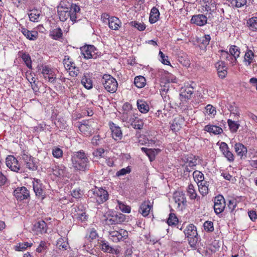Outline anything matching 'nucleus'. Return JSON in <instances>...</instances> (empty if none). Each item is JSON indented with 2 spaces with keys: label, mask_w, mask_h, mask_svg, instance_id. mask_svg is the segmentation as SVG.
I'll return each instance as SVG.
<instances>
[{
  "label": "nucleus",
  "mask_w": 257,
  "mask_h": 257,
  "mask_svg": "<svg viewBox=\"0 0 257 257\" xmlns=\"http://www.w3.org/2000/svg\"><path fill=\"white\" fill-rule=\"evenodd\" d=\"M72 167L75 171L86 172L89 170V161L86 154L82 150L75 152L72 155Z\"/></svg>",
  "instance_id": "1"
},
{
  "label": "nucleus",
  "mask_w": 257,
  "mask_h": 257,
  "mask_svg": "<svg viewBox=\"0 0 257 257\" xmlns=\"http://www.w3.org/2000/svg\"><path fill=\"white\" fill-rule=\"evenodd\" d=\"M88 193V196L93 198L99 204L105 202L108 198L107 191L102 188L95 187L89 190Z\"/></svg>",
  "instance_id": "2"
},
{
  "label": "nucleus",
  "mask_w": 257,
  "mask_h": 257,
  "mask_svg": "<svg viewBox=\"0 0 257 257\" xmlns=\"http://www.w3.org/2000/svg\"><path fill=\"white\" fill-rule=\"evenodd\" d=\"M101 82L105 89L109 92H115L118 87V83L115 78L109 74H104L101 79Z\"/></svg>",
  "instance_id": "3"
},
{
  "label": "nucleus",
  "mask_w": 257,
  "mask_h": 257,
  "mask_svg": "<svg viewBox=\"0 0 257 257\" xmlns=\"http://www.w3.org/2000/svg\"><path fill=\"white\" fill-rule=\"evenodd\" d=\"M109 238L114 242H118L123 241L128 236V232L123 229L118 230H110L109 231Z\"/></svg>",
  "instance_id": "4"
},
{
  "label": "nucleus",
  "mask_w": 257,
  "mask_h": 257,
  "mask_svg": "<svg viewBox=\"0 0 257 257\" xmlns=\"http://www.w3.org/2000/svg\"><path fill=\"white\" fill-rule=\"evenodd\" d=\"M193 88L192 87H187L184 89H182L180 93V107H183L185 105L187 100L191 98V95L193 94Z\"/></svg>",
  "instance_id": "5"
},
{
  "label": "nucleus",
  "mask_w": 257,
  "mask_h": 257,
  "mask_svg": "<svg viewBox=\"0 0 257 257\" xmlns=\"http://www.w3.org/2000/svg\"><path fill=\"white\" fill-rule=\"evenodd\" d=\"M70 20L73 22H78L82 20V16L80 12V7L76 5L72 4L69 10Z\"/></svg>",
  "instance_id": "6"
},
{
  "label": "nucleus",
  "mask_w": 257,
  "mask_h": 257,
  "mask_svg": "<svg viewBox=\"0 0 257 257\" xmlns=\"http://www.w3.org/2000/svg\"><path fill=\"white\" fill-rule=\"evenodd\" d=\"M21 158L24 161L26 167L32 171H36L38 169V166L36 162H34V158L27 152H24L21 155Z\"/></svg>",
  "instance_id": "7"
},
{
  "label": "nucleus",
  "mask_w": 257,
  "mask_h": 257,
  "mask_svg": "<svg viewBox=\"0 0 257 257\" xmlns=\"http://www.w3.org/2000/svg\"><path fill=\"white\" fill-rule=\"evenodd\" d=\"M225 207V201L223 196L218 195L214 198V210L216 214H219L224 210Z\"/></svg>",
  "instance_id": "8"
},
{
  "label": "nucleus",
  "mask_w": 257,
  "mask_h": 257,
  "mask_svg": "<svg viewBox=\"0 0 257 257\" xmlns=\"http://www.w3.org/2000/svg\"><path fill=\"white\" fill-rule=\"evenodd\" d=\"M6 163L7 166L12 171L18 173L20 170L19 162L14 156H8L6 159Z\"/></svg>",
  "instance_id": "9"
},
{
  "label": "nucleus",
  "mask_w": 257,
  "mask_h": 257,
  "mask_svg": "<svg viewBox=\"0 0 257 257\" xmlns=\"http://www.w3.org/2000/svg\"><path fill=\"white\" fill-rule=\"evenodd\" d=\"M81 53L84 58L86 59H89L94 58L96 53V48L93 45H85L80 48Z\"/></svg>",
  "instance_id": "10"
},
{
  "label": "nucleus",
  "mask_w": 257,
  "mask_h": 257,
  "mask_svg": "<svg viewBox=\"0 0 257 257\" xmlns=\"http://www.w3.org/2000/svg\"><path fill=\"white\" fill-rule=\"evenodd\" d=\"M125 215L120 213H116L112 215L110 217H107L106 221L108 224H120L124 221Z\"/></svg>",
  "instance_id": "11"
},
{
  "label": "nucleus",
  "mask_w": 257,
  "mask_h": 257,
  "mask_svg": "<svg viewBox=\"0 0 257 257\" xmlns=\"http://www.w3.org/2000/svg\"><path fill=\"white\" fill-rule=\"evenodd\" d=\"M220 150L224 156L229 162H233L234 160V156L230 151L227 144L225 142H221L220 145Z\"/></svg>",
  "instance_id": "12"
},
{
  "label": "nucleus",
  "mask_w": 257,
  "mask_h": 257,
  "mask_svg": "<svg viewBox=\"0 0 257 257\" xmlns=\"http://www.w3.org/2000/svg\"><path fill=\"white\" fill-rule=\"evenodd\" d=\"M14 195L20 200L26 199L30 197L29 191L25 187L17 188L14 192Z\"/></svg>",
  "instance_id": "13"
},
{
  "label": "nucleus",
  "mask_w": 257,
  "mask_h": 257,
  "mask_svg": "<svg viewBox=\"0 0 257 257\" xmlns=\"http://www.w3.org/2000/svg\"><path fill=\"white\" fill-rule=\"evenodd\" d=\"M207 18L203 14L195 15L192 17L191 23L198 26H203L207 24Z\"/></svg>",
  "instance_id": "14"
},
{
  "label": "nucleus",
  "mask_w": 257,
  "mask_h": 257,
  "mask_svg": "<svg viewBox=\"0 0 257 257\" xmlns=\"http://www.w3.org/2000/svg\"><path fill=\"white\" fill-rule=\"evenodd\" d=\"M175 202L178 204V207L182 205L183 207L186 206L187 201L184 193L181 191H176L174 193L173 196Z\"/></svg>",
  "instance_id": "15"
},
{
  "label": "nucleus",
  "mask_w": 257,
  "mask_h": 257,
  "mask_svg": "<svg viewBox=\"0 0 257 257\" xmlns=\"http://www.w3.org/2000/svg\"><path fill=\"white\" fill-rule=\"evenodd\" d=\"M22 34L27 38V39L34 41L38 37V33L35 31H29L23 26L20 27L19 29Z\"/></svg>",
  "instance_id": "16"
},
{
  "label": "nucleus",
  "mask_w": 257,
  "mask_h": 257,
  "mask_svg": "<svg viewBox=\"0 0 257 257\" xmlns=\"http://www.w3.org/2000/svg\"><path fill=\"white\" fill-rule=\"evenodd\" d=\"M106 19L108 20V26L110 29L113 30H117L121 24L118 18L115 17H111L109 19L108 14L106 15Z\"/></svg>",
  "instance_id": "17"
},
{
  "label": "nucleus",
  "mask_w": 257,
  "mask_h": 257,
  "mask_svg": "<svg viewBox=\"0 0 257 257\" xmlns=\"http://www.w3.org/2000/svg\"><path fill=\"white\" fill-rule=\"evenodd\" d=\"M110 129L112 137L115 141H119L122 139V133L120 127L116 126L114 123H112V125L110 126Z\"/></svg>",
  "instance_id": "18"
},
{
  "label": "nucleus",
  "mask_w": 257,
  "mask_h": 257,
  "mask_svg": "<svg viewBox=\"0 0 257 257\" xmlns=\"http://www.w3.org/2000/svg\"><path fill=\"white\" fill-rule=\"evenodd\" d=\"M42 74L45 79H48L49 82H54L56 79V77H54V72L48 66H45L43 67Z\"/></svg>",
  "instance_id": "19"
},
{
  "label": "nucleus",
  "mask_w": 257,
  "mask_h": 257,
  "mask_svg": "<svg viewBox=\"0 0 257 257\" xmlns=\"http://www.w3.org/2000/svg\"><path fill=\"white\" fill-rule=\"evenodd\" d=\"M53 174L57 177L63 178L67 176L66 167L64 166H56L52 169Z\"/></svg>",
  "instance_id": "20"
},
{
  "label": "nucleus",
  "mask_w": 257,
  "mask_h": 257,
  "mask_svg": "<svg viewBox=\"0 0 257 257\" xmlns=\"http://www.w3.org/2000/svg\"><path fill=\"white\" fill-rule=\"evenodd\" d=\"M130 122L131 125L135 129L141 130L144 126L143 120L135 115H133V117L130 118Z\"/></svg>",
  "instance_id": "21"
},
{
  "label": "nucleus",
  "mask_w": 257,
  "mask_h": 257,
  "mask_svg": "<svg viewBox=\"0 0 257 257\" xmlns=\"http://www.w3.org/2000/svg\"><path fill=\"white\" fill-rule=\"evenodd\" d=\"M100 246L101 250L104 252L115 253L116 254L118 253L117 249H115L112 246H110L108 242H106L105 240L101 241Z\"/></svg>",
  "instance_id": "22"
},
{
  "label": "nucleus",
  "mask_w": 257,
  "mask_h": 257,
  "mask_svg": "<svg viewBox=\"0 0 257 257\" xmlns=\"http://www.w3.org/2000/svg\"><path fill=\"white\" fill-rule=\"evenodd\" d=\"M152 205L151 204L150 201H145L140 206L139 212L144 216H147L149 215Z\"/></svg>",
  "instance_id": "23"
},
{
  "label": "nucleus",
  "mask_w": 257,
  "mask_h": 257,
  "mask_svg": "<svg viewBox=\"0 0 257 257\" xmlns=\"http://www.w3.org/2000/svg\"><path fill=\"white\" fill-rule=\"evenodd\" d=\"M81 83L87 89H90L92 88L93 82L89 73H84L81 79Z\"/></svg>",
  "instance_id": "24"
},
{
  "label": "nucleus",
  "mask_w": 257,
  "mask_h": 257,
  "mask_svg": "<svg viewBox=\"0 0 257 257\" xmlns=\"http://www.w3.org/2000/svg\"><path fill=\"white\" fill-rule=\"evenodd\" d=\"M142 151L145 153L146 155L149 158L150 161H153L155 159V157L156 155L160 151V149H148L147 148H142Z\"/></svg>",
  "instance_id": "25"
},
{
  "label": "nucleus",
  "mask_w": 257,
  "mask_h": 257,
  "mask_svg": "<svg viewBox=\"0 0 257 257\" xmlns=\"http://www.w3.org/2000/svg\"><path fill=\"white\" fill-rule=\"evenodd\" d=\"M204 130L214 135L221 134L223 132L222 128L212 124H207L204 126Z\"/></svg>",
  "instance_id": "26"
},
{
  "label": "nucleus",
  "mask_w": 257,
  "mask_h": 257,
  "mask_svg": "<svg viewBox=\"0 0 257 257\" xmlns=\"http://www.w3.org/2000/svg\"><path fill=\"white\" fill-rule=\"evenodd\" d=\"M235 151L240 158L245 156L247 152L246 148L241 143H236L234 145Z\"/></svg>",
  "instance_id": "27"
},
{
  "label": "nucleus",
  "mask_w": 257,
  "mask_h": 257,
  "mask_svg": "<svg viewBox=\"0 0 257 257\" xmlns=\"http://www.w3.org/2000/svg\"><path fill=\"white\" fill-rule=\"evenodd\" d=\"M202 7V10L204 11L209 12L210 14H212L213 13L216 12V7L215 2L213 0H210V2H207L205 3V5Z\"/></svg>",
  "instance_id": "28"
},
{
  "label": "nucleus",
  "mask_w": 257,
  "mask_h": 257,
  "mask_svg": "<svg viewBox=\"0 0 257 257\" xmlns=\"http://www.w3.org/2000/svg\"><path fill=\"white\" fill-rule=\"evenodd\" d=\"M35 230L41 233L47 232V224L43 220H39L34 225Z\"/></svg>",
  "instance_id": "29"
},
{
  "label": "nucleus",
  "mask_w": 257,
  "mask_h": 257,
  "mask_svg": "<svg viewBox=\"0 0 257 257\" xmlns=\"http://www.w3.org/2000/svg\"><path fill=\"white\" fill-rule=\"evenodd\" d=\"M254 54L251 50L247 49L244 56L243 62L246 66L250 65L253 62Z\"/></svg>",
  "instance_id": "30"
},
{
  "label": "nucleus",
  "mask_w": 257,
  "mask_h": 257,
  "mask_svg": "<svg viewBox=\"0 0 257 257\" xmlns=\"http://www.w3.org/2000/svg\"><path fill=\"white\" fill-rule=\"evenodd\" d=\"M184 232L187 237H193L198 235L196 227L192 224L187 226Z\"/></svg>",
  "instance_id": "31"
},
{
  "label": "nucleus",
  "mask_w": 257,
  "mask_h": 257,
  "mask_svg": "<svg viewBox=\"0 0 257 257\" xmlns=\"http://www.w3.org/2000/svg\"><path fill=\"white\" fill-rule=\"evenodd\" d=\"M137 104L139 111L144 113L148 112L149 110V106L148 103L143 99L137 100Z\"/></svg>",
  "instance_id": "32"
},
{
  "label": "nucleus",
  "mask_w": 257,
  "mask_h": 257,
  "mask_svg": "<svg viewBox=\"0 0 257 257\" xmlns=\"http://www.w3.org/2000/svg\"><path fill=\"white\" fill-rule=\"evenodd\" d=\"M160 13L157 8L153 7L150 13L149 17V22L151 24H154L156 23L159 18Z\"/></svg>",
  "instance_id": "33"
},
{
  "label": "nucleus",
  "mask_w": 257,
  "mask_h": 257,
  "mask_svg": "<svg viewBox=\"0 0 257 257\" xmlns=\"http://www.w3.org/2000/svg\"><path fill=\"white\" fill-rule=\"evenodd\" d=\"M220 57L229 61L232 65H234L236 62V59L232 56L231 54L224 50H220Z\"/></svg>",
  "instance_id": "34"
},
{
  "label": "nucleus",
  "mask_w": 257,
  "mask_h": 257,
  "mask_svg": "<svg viewBox=\"0 0 257 257\" xmlns=\"http://www.w3.org/2000/svg\"><path fill=\"white\" fill-rule=\"evenodd\" d=\"M246 26L252 31H257V17L249 18L246 22Z\"/></svg>",
  "instance_id": "35"
},
{
  "label": "nucleus",
  "mask_w": 257,
  "mask_h": 257,
  "mask_svg": "<svg viewBox=\"0 0 257 257\" xmlns=\"http://www.w3.org/2000/svg\"><path fill=\"white\" fill-rule=\"evenodd\" d=\"M211 37L209 35H205L203 37L200 38L198 42L201 49L205 48L209 44Z\"/></svg>",
  "instance_id": "36"
},
{
  "label": "nucleus",
  "mask_w": 257,
  "mask_h": 257,
  "mask_svg": "<svg viewBox=\"0 0 257 257\" xmlns=\"http://www.w3.org/2000/svg\"><path fill=\"white\" fill-rule=\"evenodd\" d=\"M63 64L67 70H70L71 68L73 69L76 68L75 64L73 61L70 60L68 56H65L64 59L63 60Z\"/></svg>",
  "instance_id": "37"
},
{
  "label": "nucleus",
  "mask_w": 257,
  "mask_h": 257,
  "mask_svg": "<svg viewBox=\"0 0 257 257\" xmlns=\"http://www.w3.org/2000/svg\"><path fill=\"white\" fill-rule=\"evenodd\" d=\"M33 189L36 196L39 197H42L44 196V191L42 188V184L39 183L38 181L34 183Z\"/></svg>",
  "instance_id": "38"
},
{
  "label": "nucleus",
  "mask_w": 257,
  "mask_h": 257,
  "mask_svg": "<svg viewBox=\"0 0 257 257\" xmlns=\"http://www.w3.org/2000/svg\"><path fill=\"white\" fill-rule=\"evenodd\" d=\"M50 36L54 40H59L62 37V31L60 28L55 29L50 31Z\"/></svg>",
  "instance_id": "39"
},
{
  "label": "nucleus",
  "mask_w": 257,
  "mask_h": 257,
  "mask_svg": "<svg viewBox=\"0 0 257 257\" xmlns=\"http://www.w3.org/2000/svg\"><path fill=\"white\" fill-rule=\"evenodd\" d=\"M80 131L85 134L91 132V126L88 120H83L78 126Z\"/></svg>",
  "instance_id": "40"
},
{
  "label": "nucleus",
  "mask_w": 257,
  "mask_h": 257,
  "mask_svg": "<svg viewBox=\"0 0 257 257\" xmlns=\"http://www.w3.org/2000/svg\"><path fill=\"white\" fill-rule=\"evenodd\" d=\"M134 83L138 88H143L146 84V80L144 76H138L135 78Z\"/></svg>",
  "instance_id": "41"
},
{
  "label": "nucleus",
  "mask_w": 257,
  "mask_h": 257,
  "mask_svg": "<svg viewBox=\"0 0 257 257\" xmlns=\"http://www.w3.org/2000/svg\"><path fill=\"white\" fill-rule=\"evenodd\" d=\"M98 237V234L94 228H90L87 230V233L85 236L86 238L90 239V240H92L96 239Z\"/></svg>",
  "instance_id": "42"
},
{
  "label": "nucleus",
  "mask_w": 257,
  "mask_h": 257,
  "mask_svg": "<svg viewBox=\"0 0 257 257\" xmlns=\"http://www.w3.org/2000/svg\"><path fill=\"white\" fill-rule=\"evenodd\" d=\"M40 16V11L37 9H34L31 11L29 14L30 21L32 22H38V20Z\"/></svg>",
  "instance_id": "43"
},
{
  "label": "nucleus",
  "mask_w": 257,
  "mask_h": 257,
  "mask_svg": "<svg viewBox=\"0 0 257 257\" xmlns=\"http://www.w3.org/2000/svg\"><path fill=\"white\" fill-rule=\"evenodd\" d=\"M58 13L59 15V19L60 21L62 22H65L69 18H70V15L69 14V11L68 10H61L60 9L58 10Z\"/></svg>",
  "instance_id": "44"
},
{
  "label": "nucleus",
  "mask_w": 257,
  "mask_h": 257,
  "mask_svg": "<svg viewBox=\"0 0 257 257\" xmlns=\"http://www.w3.org/2000/svg\"><path fill=\"white\" fill-rule=\"evenodd\" d=\"M229 52L237 61V58L239 57L240 53L239 48L235 45H232L229 48Z\"/></svg>",
  "instance_id": "45"
},
{
  "label": "nucleus",
  "mask_w": 257,
  "mask_h": 257,
  "mask_svg": "<svg viewBox=\"0 0 257 257\" xmlns=\"http://www.w3.org/2000/svg\"><path fill=\"white\" fill-rule=\"evenodd\" d=\"M232 6L236 8H241L246 4V0H226Z\"/></svg>",
  "instance_id": "46"
},
{
  "label": "nucleus",
  "mask_w": 257,
  "mask_h": 257,
  "mask_svg": "<svg viewBox=\"0 0 257 257\" xmlns=\"http://www.w3.org/2000/svg\"><path fill=\"white\" fill-rule=\"evenodd\" d=\"M21 57L23 60L25 62L27 66L31 69L32 68V61L31 58L29 54L26 53H22Z\"/></svg>",
  "instance_id": "47"
},
{
  "label": "nucleus",
  "mask_w": 257,
  "mask_h": 257,
  "mask_svg": "<svg viewBox=\"0 0 257 257\" xmlns=\"http://www.w3.org/2000/svg\"><path fill=\"white\" fill-rule=\"evenodd\" d=\"M227 122L229 129L233 133L236 132L240 126L239 123L231 119H228Z\"/></svg>",
  "instance_id": "48"
},
{
  "label": "nucleus",
  "mask_w": 257,
  "mask_h": 257,
  "mask_svg": "<svg viewBox=\"0 0 257 257\" xmlns=\"http://www.w3.org/2000/svg\"><path fill=\"white\" fill-rule=\"evenodd\" d=\"M187 192L191 199H195L197 198V193L195 192L194 186L192 184L188 185Z\"/></svg>",
  "instance_id": "49"
},
{
  "label": "nucleus",
  "mask_w": 257,
  "mask_h": 257,
  "mask_svg": "<svg viewBox=\"0 0 257 257\" xmlns=\"http://www.w3.org/2000/svg\"><path fill=\"white\" fill-rule=\"evenodd\" d=\"M32 245V243H29L28 242L20 243L18 244V245L15 246L16 250L24 251L28 247H31Z\"/></svg>",
  "instance_id": "50"
},
{
  "label": "nucleus",
  "mask_w": 257,
  "mask_h": 257,
  "mask_svg": "<svg viewBox=\"0 0 257 257\" xmlns=\"http://www.w3.org/2000/svg\"><path fill=\"white\" fill-rule=\"evenodd\" d=\"M193 177L198 183L204 180V175L201 172L196 170L193 173Z\"/></svg>",
  "instance_id": "51"
},
{
  "label": "nucleus",
  "mask_w": 257,
  "mask_h": 257,
  "mask_svg": "<svg viewBox=\"0 0 257 257\" xmlns=\"http://www.w3.org/2000/svg\"><path fill=\"white\" fill-rule=\"evenodd\" d=\"M130 25L140 31H144L146 28V26L144 23H140L137 21H132L130 23Z\"/></svg>",
  "instance_id": "52"
},
{
  "label": "nucleus",
  "mask_w": 257,
  "mask_h": 257,
  "mask_svg": "<svg viewBox=\"0 0 257 257\" xmlns=\"http://www.w3.org/2000/svg\"><path fill=\"white\" fill-rule=\"evenodd\" d=\"M178 222V219L174 213H170L167 220V223L171 226L175 225Z\"/></svg>",
  "instance_id": "53"
},
{
  "label": "nucleus",
  "mask_w": 257,
  "mask_h": 257,
  "mask_svg": "<svg viewBox=\"0 0 257 257\" xmlns=\"http://www.w3.org/2000/svg\"><path fill=\"white\" fill-rule=\"evenodd\" d=\"M105 150L102 148H99L94 150L92 153L94 157L98 158H104L105 157Z\"/></svg>",
  "instance_id": "54"
},
{
  "label": "nucleus",
  "mask_w": 257,
  "mask_h": 257,
  "mask_svg": "<svg viewBox=\"0 0 257 257\" xmlns=\"http://www.w3.org/2000/svg\"><path fill=\"white\" fill-rule=\"evenodd\" d=\"M73 4L70 3L68 0H63L61 1L59 6L58 7L59 9H63V10L69 11L70 8L71 6Z\"/></svg>",
  "instance_id": "55"
},
{
  "label": "nucleus",
  "mask_w": 257,
  "mask_h": 257,
  "mask_svg": "<svg viewBox=\"0 0 257 257\" xmlns=\"http://www.w3.org/2000/svg\"><path fill=\"white\" fill-rule=\"evenodd\" d=\"M181 124L177 118H175L171 125V129L174 132H177L181 128Z\"/></svg>",
  "instance_id": "56"
},
{
  "label": "nucleus",
  "mask_w": 257,
  "mask_h": 257,
  "mask_svg": "<svg viewBox=\"0 0 257 257\" xmlns=\"http://www.w3.org/2000/svg\"><path fill=\"white\" fill-rule=\"evenodd\" d=\"M63 151L57 147H54L52 150V154L55 158H60L63 156Z\"/></svg>",
  "instance_id": "57"
},
{
  "label": "nucleus",
  "mask_w": 257,
  "mask_h": 257,
  "mask_svg": "<svg viewBox=\"0 0 257 257\" xmlns=\"http://www.w3.org/2000/svg\"><path fill=\"white\" fill-rule=\"evenodd\" d=\"M203 226L204 229L207 232H212L214 230L213 223L212 221H205Z\"/></svg>",
  "instance_id": "58"
},
{
  "label": "nucleus",
  "mask_w": 257,
  "mask_h": 257,
  "mask_svg": "<svg viewBox=\"0 0 257 257\" xmlns=\"http://www.w3.org/2000/svg\"><path fill=\"white\" fill-rule=\"evenodd\" d=\"M215 67L217 70V72L218 71L225 70V69H227V67L225 63L223 61H219L217 62L215 64Z\"/></svg>",
  "instance_id": "59"
},
{
  "label": "nucleus",
  "mask_w": 257,
  "mask_h": 257,
  "mask_svg": "<svg viewBox=\"0 0 257 257\" xmlns=\"http://www.w3.org/2000/svg\"><path fill=\"white\" fill-rule=\"evenodd\" d=\"M47 243L45 241H41L39 245L36 249V251L39 253H42L45 252L47 248Z\"/></svg>",
  "instance_id": "60"
},
{
  "label": "nucleus",
  "mask_w": 257,
  "mask_h": 257,
  "mask_svg": "<svg viewBox=\"0 0 257 257\" xmlns=\"http://www.w3.org/2000/svg\"><path fill=\"white\" fill-rule=\"evenodd\" d=\"M197 159L195 156L193 157H190L189 159H187V163L190 168L194 169V167L197 165Z\"/></svg>",
  "instance_id": "61"
},
{
  "label": "nucleus",
  "mask_w": 257,
  "mask_h": 257,
  "mask_svg": "<svg viewBox=\"0 0 257 257\" xmlns=\"http://www.w3.org/2000/svg\"><path fill=\"white\" fill-rule=\"evenodd\" d=\"M189 244L190 245L194 248H196V245L198 241L197 236L193 237H187Z\"/></svg>",
  "instance_id": "62"
},
{
  "label": "nucleus",
  "mask_w": 257,
  "mask_h": 257,
  "mask_svg": "<svg viewBox=\"0 0 257 257\" xmlns=\"http://www.w3.org/2000/svg\"><path fill=\"white\" fill-rule=\"evenodd\" d=\"M118 206L119 209L123 212L130 213L131 212V207L129 206L126 205L123 203L118 201Z\"/></svg>",
  "instance_id": "63"
},
{
  "label": "nucleus",
  "mask_w": 257,
  "mask_h": 257,
  "mask_svg": "<svg viewBox=\"0 0 257 257\" xmlns=\"http://www.w3.org/2000/svg\"><path fill=\"white\" fill-rule=\"evenodd\" d=\"M131 169L129 167H127L125 168H122L120 169V170L118 171L116 175L117 176H123L126 174H128L131 172Z\"/></svg>",
  "instance_id": "64"
}]
</instances>
